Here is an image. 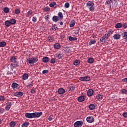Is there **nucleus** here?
<instances>
[{"instance_id":"obj_1","label":"nucleus","mask_w":127,"mask_h":127,"mask_svg":"<svg viewBox=\"0 0 127 127\" xmlns=\"http://www.w3.org/2000/svg\"><path fill=\"white\" fill-rule=\"evenodd\" d=\"M42 112H35L33 113H26L25 117L27 119H34L36 118H40L42 116Z\"/></svg>"},{"instance_id":"obj_64","label":"nucleus","mask_w":127,"mask_h":127,"mask_svg":"<svg viewBox=\"0 0 127 127\" xmlns=\"http://www.w3.org/2000/svg\"><path fill=\"white\" fill-rule=\"evenodd\" d=\"M51 1L52 0H50Z\"/></svg>"},{"instance_id":"obj_23","label":"nucleus","mask_w":127,"mask_h":127,"mask_svg":"<svg viewBox=\"0 0 127 127\" xmlns=\"http://www.w3.org/2000/svg\"><path fill=\"white\" fill-rule=\"evenodd\" d=\"M94 59L93 58H90L88 59L87 62L90 64H93L94 63Z\"/></svg>"},{"instance_id":"obj_39","label":"nucleus","mask_w":127,"mask_h":127,"mask_svg":"<svg viewBox=\"0 0 127 127\" xmlns=\"http://www.w3.org/2000/svg\"><path fill=\"white\" fill-rule=\"evenodd\" d=\"M10 24L13 25L15 24L16 22V21L14 19H12L11 20H9Z\"/></svg>"},{"instance_id":"obj_26","label":"nucleus","mask_w":127,"mask_h":127,"mask_svg":"<svg viewBox=\"0 0 127 127\" xmlns=\"http://www.w3.org/2000/svg\"><path fill=\"white\" fill-rule=\"evenodd\" d=\"M49 61V59L47 57H45L43 58V62L44 63H47Z\"/></svg>"},{"instance_id":"obj_41","label":"nucleus","mask_w":127,"mask_h":127,"mask_svg":"<svg viewBox=\"0 0 127 127\" xmlns=\"http://www.w3.org/2000/svg\"><path fill=\"white\" fill-rule=\"evenodd\" d=\"M33 83L31 82L30 84H28L27 86V87L28 89H31V88H32V87H33Z\"/></svg>"},{"instance_id":"obj_13","label":"nucleus","mask_w":127,"mask_h":127,"mask_svg":"<svg viewBox=\"0 0 127 127\" xmlns=\"http://www.w3.org/2000/svg\"><path fill=\"white\" fill-rule=\"evenodd\" d=\"M58 93L60 94V95H63L64 93H65V89L61 88L58 89Z\"/></svg>"},{"instance_id":"obj_53","label":"nucleus","mask_w":127,"mask_h":127,"mask_svg":"<svg viewBox=\"0 0 127 127\" xmlns=\"http://www.w3.org/2000/svg\"><path fill=\"white\" fill-rule=\"evenodd\" d=\"M4 113V109L3 108L0 109V114H3Z\"/></svg>"},{"instance_id":"obj_29","label":"nucleus","mask_w":127,"mask_h":127,"mask_svg":"<svg viewBox=\"0 0 127 127\" xmlns=\"http://www.w3.org/2000/svg\"><path fill=\"white\" fill-rule=\"evenodd\" d=\"M56 57L58 58V59H62L63 58V55L62 54H57Z\"/></svg>"},{"instance_id":"obj_28","label":"nucleus","mask_w":127,"mask_h":127,"mask_svg":"<svg viewBox=\"0 0 127 127\" xmlns=\"http://www.w3.org/2000/svg\"><path fill=\"white\" fill-rule=\"evenodd\" d=\"M23 80H27L28 79V74L27 73H25L22 76Z\"/></svg>"},{"instance_id":"obj_42","label":"nucleus","mask_w":127,"mask_h":127,"mask_svg":"<svg viewBox=\"0 0 127 127\" xmlns=\"http://www.w3.org/2000/svg\"><path fill=\"white\" fill-rule=\"evenodd\" d=\"M55 62H56V59L52 58L51 60L50 63L54 64H55Z\"/></svg>"},{"instance_id":"obj_56","label":"nucleus","mask_w":127,"mask_h":127,"mask_svg":"<svg viewBox=\"0 0 127 127\" xmlns=\"http://www.w3.org/2000/svg\"><path fill=\"white\" fill-rule=\"evenodd\" d=\"M123 116L124 118H127V112L124 113Z\"/></svg>"},{"instance_id":"obj_32","label":"nucleus","mask_w":127,"mask_h":127,"mask_svg":"<svg viewBox=\"0 0 127 127\" xmlns=\"http://www.w3.org/2000/svg\"><path fill=\"white\" fill-rule=\"evenodd\" d=\"M48 40L49 42H52L54 40V38L52 36H49L48 37Z\"/></svg>"},{"instance_id":"obj_9","label":"nucleus","mask_w":127,"mask_h":127,"mask_svg":"<svg viewBox=\"0 0 127 127\" xmlns=\"http://www.w3.org/2000/svg\"><path fill=\"white\" fill-rule=\"evenodd\" d=\"M94 95V91L92 89H89L87 91L88 97H92Z\"/></svg>"},{"instance_id":"obj_46","label":"nucleus","mask_w":127,"mask_h":127,"mask_svg":"<svg viewBox=\"0 0 127 127\" xmlns=\"http://www.w3.org/2000/svg\"><path fill=\"white\" fill-rule=\"evenodd\" d=\"M69 6H70V4L69 3V2H66L64 4V7H65V8H69Z\"/></svg>"},{"instance_id":"obj_38","label":"nucleus","mask_w":127,"mask_h":127,"mask_svg":"<svg viewBox=\"0 0 127 127\" xmlns=\"http://www.w3.org/2000/svg\"><path fill=\"white\" fill-rule=\"evenodd\" d=\"M56 2H53L49 4V6H50V7H54V6L56 5Z\"/></svg>"},{"instance_id":"obj_20","label":"nucleus","mask_w":127,"mask_h":127,"mask_svg":"<svg viewBox=\"0 0 127 127\" xmlns=\"http://www.w3.org/2000/svg\"><path fill=\"white\" fill-rule=\"evenodd\" d=\"M113 37L115 40L120 39V38H121V35L119 34H115Z\"/></svg>"},{"instance_id":"obj_44","label":"nucleus","mask_w":127,"mask_h":127,"mask_svg":"<svg viewBox=\"0 0 127 127\" xmlns=\"http://www.w3.org/2000/svg\"><path fill=\"white\" fill-rule=\"evenodd\" d=\"M15 14H19V13H20V9H16L15 10Z\"/></svg>"},{"instance_id":"obj_7","label":"nucleus","mask_w":127,"mask_h":127,"mask_svg":"<svg viewBox=\"0 0 127 127\" xmlns=\"http://www.w3.org/2000/svg\"><path fill=\"white\" fill-rule=\"evenodd\" d=\"M116 0H106L105 4L111 8V3H113L114 1H116Z\"/></svg>"},{"instance_id":"obj_3","label":"nucleus","mask_w":127,"mask_h":127,"mask_svg":"<svg viewBox=\"0 0 127 127\" xmlns=\"http://www.w3.org/2000/svg\"><path fill=\"white\" fill-rule=\"evenodd\" d=\"M27 61H28L29 64L30 65H31V64H34V63H36L37 61H38V59L37 58H29L28 59H27Z\"/></svg>"},{"instance_id":"obj_57","label":"nucleus","mask_w":127,"mask_h":127,"mask_svg":"<svg viewBox=\"0 0 127 127\" xmlns=\"http://www.w3.org/2000/svg\"><path fill=\"white\" fill-rule=\"evenodd\" d=\"M43 74H46V73H48V70H44L42 71Z\"/></svg>"},{"instance_id":"obj_31","label":"nucleus","mask_w":127,"mask_h":127,"mask_svg":"<svg viewBox=\"0 0 127 127\" xmlns=\"http://www.w3.org/2000/svg\"><path fill=\"white\" fill-rule=\"evenodd\" d=\"M80 63V60H76L74 62L73 65H74L75 66H77L79 65Z\"/></svg>"},{"instance_id":"obj_55","label":"nucleus","mask_w":127,"mask_h":127,"mask_svg":"<svg viewBox=\"0 0 127 127\" xmlns=\"http://www.w3.org/2000/svg\"><path fill=\"white\" fill-rule=\"evenodd\" d=\"M52 120H53V116H50L48 118V120L51 121Z\"/></svg>"},{"instance_id":"obj_45","label":"nucleus","mask_w":127,"mask_h":127,"mask_svg":"<svg viewBox=\"0 0 127 127\" xmlns=\"http://www.w3.org/2000/svg\"><path fill=\"white\" fill-rule=\"evenodd\" d=\"M43 10L45 12L50 11V8H49V7H46L44 8Z\"/></svg>"},{"instance_id":"obj_14","label":"nucleus","mask_w":127,"mask_h":127,"mask_svg":"<svg viewBox=\"0 0 127 127\" xmlns=\"http://www.w3.org/2000/svg\"><path fill=\"white\" fill-rule=\"evenodd\" d=\"M11 103L10 102H8L7 105L5 107L6 111H9L10 107H11Z\"/></svg>"},{"instance_id":"obj_6","label":"nucleus","mask_w":127,"mask_h":127,"mask_svg":"<svg viewBox=\"0 0 127 127\" xmlns=\"http://www.w3.org/2000/svg\"><path fill=\"white\" fill-rule=\"evenodd\" d=\"M94 121H95V119L93 117L89 116L86 118V122L87 123L91 124V123H93Z\"/></svg>"},{"instance_id":"obj_49","label":"nucleus","mask_w":127,"mask_h":127,"mask_svg":"<svg viewBox=\"0 0 127 127\" xmlns=\"http://www.w3.org/2000/svg\"><path fill=\"white\" fill-rule=\"evenodd\" d=\"M50 17V15H47L46 16H45V19L46 20H49V18Z\"/></svg>"},{"instance_id":"obj_51","label":"nucleus","mask_w":127,"mask_h":127,"mask_svg":"<svg viewBox=\"0 0 127 127\" xmlns=\"http://www.w3.org/2000/svg\"><path fill=\"white\" fill-rule=\"evenodd\" d=\"M32 21L34 22H36V21H37V18H36V17H33L32 18Z\"/></svg>"},{"instance_id":"obj_16","label":"nucleus","mask_w":127,"mask_h":127,"mask_svg":"<svg viewBox=\"0 0 127 127\" xmlns=\"http://www.w3.org/2000/svg\"><path fill=\"white\" fill-rule=\"evenodd\" d=\"M78 102H84L85 101V97L80 96L78 98Z\"/></svg>"},{"instance_id":"obj_11","label":"nucleus","mask_w":127,"mask_h":127,"mask_svg":"<svg viewBox=\"0 0 127 127\" xmlns=\"http://www.w3.org/2000/svg\"><path fill=\"white\" fill-rule=\"evenodd\" d=\"M52 20L54 22H57L58 21H59V20H61L58 16L55 15L53 17Z\"/></svg>"},{"instance_id":"obj_37","label":"nucleus","mask_w":127,"mask_h":127,"mask_svg":"<svg viewBox=\"0 0 127 127\" xmlns=\"http://www.w3.org/2000/svg\"><path fill=\"white\" fill-rule=\"evenodd\" d=\"M10 60L11 62H12L13 63H16V58H15V57H12Z\"/></svg>"},{"instance_id":"obj_18","label":"nucleus","mask_w":127,"mask_h":127,"mask_svg":"<svg viewBox=\"0 0 127 127\" xmlns=\"http://www.w3.org/2000/svg\"><path fill=\"white\" fill-rule=\"evenodd\" d=\"M112 34H113V32L112 31H109L106 34H105V35H106V37L109 38V37H110Z\"/></svg>"},{"instance_id":"obj_10","label":"nucleus","mask_w":127,"mask_h":127,"mask_svg":"<svg viewBox=\"0 0 127 127\" xmlns=\"http://www.w3.org/2000/svg\"><path fill=\"white\" fill-rule=\"evenodd\" d=\"M14 95L15 96V97H22V96H23V92L21 91L16 92Z\"/></svg>"},{"instance_id":"obj_4","label":"nucleus","mask_w":127,"mask_h":127,"mask_svg":"<svg viewBox=\"0 0 127 127\" xmlns=\"http://www.w3.org/2000/svg\"><path fill=\"white\" fill-rule=\"evenodd\" d=\"M91 78L89 76H83L79 78L80 81H83V82H89Z\"/></svg>"},{"instance_id":"obj_24","label":"nucleus","mask_w":127,"mask_h":127,"mask_svg":"<svg viewBox=\"0 0 127 127\" xmlns=\"http://www.w3.org/2000/svg\"><path fill=\"white\" fill-rule=\"evenodd\" d=\"M54 47L55 49H60L61 46L59 43H56L54 45Z\"/></svg>"},{"instance_id":"obj_48","label":"nucleus","mask_w":127,"mask_h":127,"mask_svg":"<svg viewBox=\"0 0 127 127\" xmlns=\"http://www.w3.org/2000/svg\"><path fill=\"white\" fill-rule=\"evenodd\" d=\"M122 94H127V90L125 89H122L121 90Z\"/></svg>"},{"instance_id":"obj_52","label":"nucleus","mask_w":127,"mask_h":127,"mask_svg":"<svg viewBox=\"0 0 127 127\" xmlns=\"http://www.w3.org/2000/svg\"><path fill=\"white\" fill-rule=\"evenodd\" d=\"M122 26H123V27H124V28H125V29L127 28V23H125L122 24Z\"/></svg>"},{"instance_id":"obj_36","label":"nucleus","mask_w":127,"mask_h":127,"mask_svg":"<svg viewBox=\"0 0 127 127\" xmlns=\"http://www.w3.org/2000/svg\"><path fill=\"white\" fill-rule=\"evenodd\" d=\"M29 125V122H25L22 125L21 127H28Z\"/></svg>"},{"instance_id":"obj_63","label":"nucleus","mask_w":127,"mask_h":127,"mask_svg":"<svg viewBox=\"0 0 127 127\" xmlns=\"http://www.w3.org/2000/svg\"><path fill=\"white\" fill-rule=\"evenodd\" d=\"M0 2H1V1H0Z\"/></svg>"},{"instance_id":"obj_5","label":"nucleus","mask_w":127,"mask_h":127,"mask_svg":"<svg viewBox=\"0 0 127 127\" xmlns=\"http://www.w3.org/2000/svg\"><path fill=\"white\" fill-rule=\"evenodd\" d=\"M73 125H74V127H82V126H83V121H77L75 123H74Z\"/></svg>"},{"instance_id":"obj_27","label":"nucleus","mask_w":127,"mask_h":127,"mask_svg":"<svg viewBox=\"0 0 127 127\" xmlns=\"http://www.w3.org/2000/svg\"><path fill=\"white\" fill-rule=\"evenodd\" d=\"M10 21L9 20H7L5 21V25L6 27H9L10 26Z\"/></svg>"},{"instance_id":"obj_2","label":"nucleus","mask_w":127,"mask_h":127,"mask_svg":"<svg viewBox=\"0 0 127 127\" xmlns=\"http://www.w3.org/2000/svg\"><path fill=\"white\" fill-rule=\"evenodd\" d=\"M94 2L92 1H88L86 3V6L89 8L90 11H94L95 10V7H94Z\"/></svg>"},{"instance_id":"obj_12","label":"nucleus","mask_w":127,"mask_h":127,"mask_svg":"<svg viewBox=\"0 0 127 127\" xmlns=\"http://www.w3.org/2000/svg\"><path fill=\"white\" fill-rule=\"evenodd\" d=\"M18 86H19L18 84H17L16 82H13L11 84V87L12 88V89H13V90H15V89H17V87H18Z\"/></svg>"},{"instance_id":"obj_21","label":"nucleus","mask_w":127,"mask_h":127,"mask_svg":"<svg viewBox=\"0 0 127 127\" xmlns=\"http://www.w3.org/2000/svg\"><path fill=\"white\" fill-rule=\"evenodd\" d=\"M115 27L116 28H121L123 27V24H122V23H118L115 25Z\"/></svg>"},{"instance_id":"obj_30","label":"nucleus","mask_w":127,"mask_h":127,"mask_svg":"<svg viewBox=\"0 0 127 127\" xmlns=\"http://www.w3.org/2000/svg\"><path fill=\"white\" fill-rule=\"evenodd\" d=\"M58 15L61 20L63 19V13H62V12H59Z\"/></svg>"},{"instance_id":"obj_54","label":"nucleus","mask_w":127,"mask_h":127,"mask_svg":"<svg viewBox=\"0 0 127 127\" xmlns=\"http://www.w3.org/2000/svg\"><path fill=\"white\" fill-rule=\"evenodd\" d=\"M35 90H34V89H31V91H30V93L31 94H35Z\"/></svg>"},{"instance_id":"obj_25","label":"nucleus","mask_w":127,"mask_h":127,"mask_svg":"<svg viewBox=\"0 0 127 127\" xmlns=\"http://www.w3.org/2000/svg\"><path fill=\"white\" fill-rule=\"evenodd\" d=\"M95 108H96V106H95V105L94 104H90L89 106V109L91 111H93V110H95Z\"/></svg>"},{"instance_id":"obj_60","label":"nucleus","mask_w":127,"mask_h":127,"mask_svg":"<svg viewBox=\"0 0 127 127\" xmlns=\"http://www.w3.org/2000/svg\"><path fill=\"white\" fill-rule=\"evenodd\" d=\"M64 37H65V36H64V35H62L61 36V38H62V39H64Z\"/></svg>"},{"instance_id":"obj_43","label":"nucleus","mask_w":127,"mask_h":127,"mask_svg":"<svg viewBox=\"0 0 127 127\" xmlns=\"http://www.w3.org/2000/svg\"><path fill=\"white\" fill-rule=\"evenodd\" d=\"M32 11L30 10L27 13V17H29V16H30V15H31V14H32Z\"/></svg>"},{"instance_id":"obj_33","label":"nucleus","mask_w":127,"mask_h":127,"mask_svg":"<svg viewBox=\"0 0 127 127\" xmlns=\"http://www.w3.org/2000/svg\"><path fill=\"white\" fill-rule=\"evenodd\" d=\"M6 45V43L5 42H0V47H4Z\"/></svg>"},{"instance_id":"obj_47","label":"nucleus","mask_w":127,"mask_h":127,"mask_svg":"<svg viewBox=\"0 0 127 127\" xmlns=\"http://www.w3.org/2000/svg\"><path fill=\"white\" fill-rule=\"evenodd\" d=\"M4 100H5V98H4V96H0V102H3Z\"/></svg>"},{"instance_id":"obj_61","label":"nucleus","mask_w":127,"mask_h":127,"mask_svg":"<svg viewBox=\"0 0 127 127\" xmlns=\"http://www.w3.org/2000/svg\"><path fill=\"white\" fill-rule=\"evenodd\" d=\"M60 25H63V22H60Z\"/></svg>"},{"instance_id":"obj_35","label":"nucleus","mask_w":127,"mask_h":127,"mask_svg":"<svg viewBox=\"0 0 127 127\" xmlns=\"http://www.w3.org/2000/svg\"><path fill=\"white\" fill-rule=\"evenodd\" d=\"M123 37L125 41H127V32H124L123 34Z\"/></svg>"},{"instance_id":"obj_19","label":"nucleus","mask_w":127,"mask_h":127,"mask_svg":"<svg viewBox=\"0 0 127 127\" xmlns=\"http://www.w3.org/2000/svg\"><path fill=\"white\" fill-rule=\"evenodd\" d=\"M9 126L11 127H14L16 126V122L14 121H11L9 123Z\"/></svg>"},{"instance_id":"obj_15","label":"nucleus","mask_w":127,"mask_h":127,"mask_svg":"<svg viewBox=\"0 0 127 127\" xmlns=\"http://www.w3.org/2000/svg\"><path fill=\"white\" fill-rule=\"evenodd\" d=\"M96 99L98 100V101H102V100H103V96L98 94L96 96Z\"/></svg>"},{"instance_id":"obj_34","label":"nucleus","mask_w":127,"mask_h":127,"mask_svg":"<svg viewBox=\"0 0 127 127\" xmlns=\"http://www.w3.org/2000/svg\"><path fill=\"white\" fill-rule=\"evenodd\" d=\"M3 11L5 13H8L9 12V8L8 7H4L3 8Z\"/></svg>"},{"instance_id":"obj_40","label":"nucleus","mask_w":127,"mask_h":127,"mask_svg":"<svg viewBox=\"0 0 127 127\" xmlns=\"http://www.w3.org/2000/svg\"><path fill=\"white\" fill-rule=\"evenodd\" d=\"M96 42V41L95 40H91L89 43V45H92V44H95Z\"/></svg>"},{"instance_id":"obj_50","label":"nucleus","mask_w":127,"mask_h":127,"mask_svg":"<svg viewBox=\"0 0 127 127\" xmlns=\"http://www.w3.org/2000/svg\"><path fill=\"white\" fill-rule=\"evenodd\" d=\"M75 90V87L71 86L69 88V91H70L71 92H73Z\"/></svg>"},{"instance_id":"obj_62","label":"nucleus","mask_w":127,"mask_h":127,"mask_svg":"<svg viewBox=\"0 0 127 127\" xmlns=\"http://www.w3.org/2000/svg\"><path fill=\"white\" fill-rule=\"evenodd\" d=\"M10 74H12V73H10Z\"/></svg>"},{"instance_id":"obj_8","label":"nucleus","mask_w":127,"mask_h":127,"mask_svg":"<svg viewBox=\"0 0 127 127\" xmlns=\"http://www.w3.org/2000/svg\"><path fill=\"white\" fill-rule=\"evenodd\" d=\"M108 37H106V35H104V36L101 38L100 42L101 43H105V42L108 40Z\"/></svg>"},{"instance_id":"obj_59","label":"nucleus","mask_w":127,"mask_h":127,"mask_svg":"<svg viewBox=\"0 0 127 127\" xmlns=\"http://www.w3.org/2000/svg\"><path fill=\"white\" fill-rule=\"evenodd\" d=\"M122 82H127V77L122 79Z\"/></svg>"},{"instance_id":"obj_17","label":"nucleus","mask_w":127,"mask_h":127,"mask_svg":"<svg viewBox=\"0 0 127 127\" xmlns=\"http://www.w3.org/2000/svg\"><path fill=\"white\" fill-rule=\"evenodd\" d=\"M76 24V21L74 20L70 21L69 23L70 27H73V26Z\"/></svg>"},{"instance_id":"obj_58","label":"nucleus","mask_w":127,"mask_h":127,"mask_svg":"<svg viewBox=\"0 0 127 127\" xmlns=\"http://www.w3.org/2000/svg\"><path fill=\"white\" fill-rule=\"evenodd\" d=\"M11 66H12V67H13V68H14L15 67H17V64H11Z\"/></svg>"},{"instance_id":"obj_22","label":"nucleus","mask_w":127,"mask_h":127,"mask_svg":"<svg viewBox=\"0 0 127 127\" xmlns=\"http://www.w3.org/2000/svg\"><path fill=\"white\" fill-rule=\"evenodd\" d=\"M77 38L76 37H73L72 36H69L68 37V40L70 41H76V40H77Z\"/></svg>"}]
</instances>
